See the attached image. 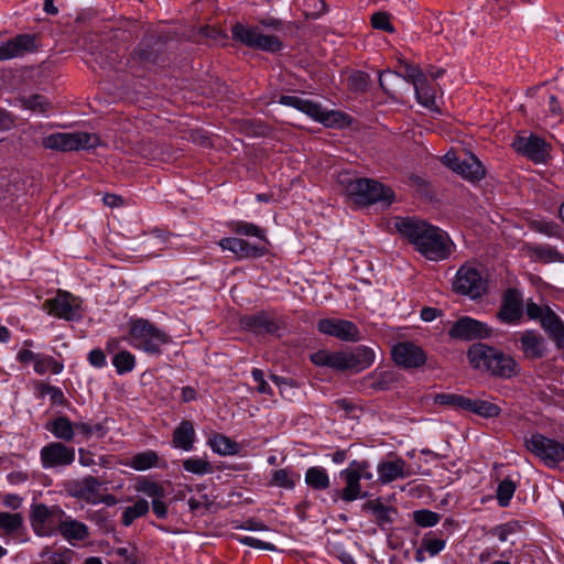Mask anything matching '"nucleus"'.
Wrapping results in <instances>:
<instances>
[{"label":"nucleus","instance_id":"obj_1","mask_svg":"<svg viewBox=\"0 0 564 564\" xmlns=\"http://www.w3.org/2000/svg\"><path fill=\"white\" fill-rule=\"evenodd\" d=\"M395 230L425 259L434 262L446 260L454 250L447 232L426 220L415 217H397Z\"/></svg>","mask_w":564,"mask_h":564},{"label":"nucleus","instance_id":"obj_2","mask_svg":"<svg viewBox=\"0 0 564 564\" xmlns=\"http://www.w3.org/2000/svg\"><path fill=\"white\" fill-rule=\"evenodd\" d=\"M172 41L171 32H145L126 58L127 73L138 78H144L150 72L165 67L171 61Z\"/></svg>","mask_w":564,"mask_h":564},{"label":"nucleus","instance_id":"obj_3","mask_svg":"<svg viewBox=\"0 0 564 564\" xmlns=\"http://www.w3.org/2000/svg\"><path fill=\"white\" fill-rule=\"evenodd\" d=\"M466 357L474 370L494 379L510 380L521 373V366L511 354L486 343L471 344Z\"/></svg>","mask_w":564,"mask_h":564},{"label":"nucleus","instance_id":"obj_4","mask_svg":"<svg viewBox=\"0 0 564 564\" xmlns=\"http://www.w3.org/2000/svg\"><path fill=\"white\" fill-rule=\"evenodd\" d=\"M338 182L352 202L360 206L377 203L390 206L395 198L394 192L389 186L376 180L357 177L349 172L340 173Z\"/></svg>","mask_w":564,"mask_h":564},{"label":"nucleus","instance_id":"obj_5","mask_svg":"<svg viewBox=\"0 0 564 564\" xmlns=\"http://www.w3.org/2000/svg\"><path fill=\"white\" fill-rule=\"evenodd\" d=\"M128 326L129 344L148 355H162V347L171 343L170 335L147 318L131 317Z\"/></svg>","mask_w":564,"mask_h":564},{"label":"nucleus","instance_id":"obj_6","mask_svg":"<svg viewBox=\"0 0 564 564\" xmlns=\"http://www.w3.org/2000/svg\"><path fill=\"white\" fill-rule=\"evenodd\" d=\"M278 102L282 106L292 107L314 121L330 129H343L351 124V117L340 110H327L319 102L303 99L297 96L281 95Z\"/></svg>","mask_w":564,"mask_h":564},{"label":"nucleus","instance_id":"obj_7","mask_svg":"<svg viewBox=\"0 0 564 564\" xmlns=\"http://www.w3.org/2000/svg\"><path fill=\"white\" fill-rule=\"evenodd\" d=\"M525 314L529 319L539 321L541 328L554 343L555 348L564 352L563 319L550 306H540L532 300L527 301Z\"/></svg>","mask_w":564,"mask_h":564},{"label":"nucleus","instance_id":"obj_8","mask_svg":"<svg viewBox=\"0 0 564 564\" xmlns=\"http://www.w3.org/2000/svg\"><path fill=\"white\" fill-rule=\"evenodd\" d=\"M231 37L240 44L268 53H278L283 50V43L276 35H265L257 26H248L237 22L231 28Z\"/></svg>","mask_w":564,"mask_h":564},{"label":"nucleus","instance_id":"obj_9","mask_svg":"<svg viewBox=\"0 0 564 564\" xmlns=\"http://www.w3.org/2000/svg\"><path fill=\"white\" fill-rule=\"evenodd\" d=\"M240 327L256 336L281 337L285 324L274 311L260 310L252 314H245L239 318Z\"/></svg>","mask_w":564,"mask_h":564},{"label":"nucleus","instance_id":"obj_10","mask_svg":"<svg viewBox=\"0 0 564 564\" xmlns=\"http://www.w3.org/2000/svg\"><path fill=\"white\" fill-rule=\"evenodd\" d=\"M452 290L456 294L468 296L470 300H477L487 293L488 284L477 268L464 263L455 274Z\"/></svg>","mask_w":564,"mask_h":564},{"label":"nucleus","instance_id":"obj_11","mask_svg":"<svg viewBox=\"0 0 564 564\" xmlns=\"http://www.w3.org/2000/svg\"><path fill=\"white\" fill-rule=\"evenodd\" d=\"M524 446L549 468H555L564 463V444L541 433L536 432L525 437Z\"/></svg>","mask_w":564,"mask_h":564},{"label":"nucleus","instance_id":"obj_12","mask_svg":"<svg viewBox=\"0 0 564 564\" xmlns=\"http://www.w3.org/2000/svg\"><path fill=\"white\" fill-rule=\"evenodd\" d=\"M65 511L57 505L46 506L33 503L30 510V524L37 536H52L57 534L59 521Z\"/></svg>","mask_w":564,"mask_h":564},{"label":"nucleus","instance_id":"obj_13","mask_svg":"<svg viewBox=\"0 0 564 564\" xmlns=\"http://www.w3.org/2000/svg\"><path fill=\"white\" fill-rule=\"evenodd\" d=\"M43 306L50 315L67 322H79L84 317L83 300L68 291L57 290L56 295L45 300Z\"/></svg>","mask_w":564,"mask_h":564},{"label":"nucleus","instance_id":"obj_14","mask_svg":"<svg viewBox=\"0 0 564 564\" xmlns=\"http://www.w3.org/2000/svg\"><path fill=\"white\" fill-rule=\"evenodd\" d=\"M98 142H99V138L95 133L56 132V133H52V134L43 138L42 144L45 149L68 152V151L95 149L97 147Z\"/></svg>","mask_w":564,"mask_h":564},{"label":"nucleus","instance_id":"obj_15","mask_svg":"<svg viewBox=\"0 0 564 564\" xmlns=\"http://www.w3.org/2000/svg\"><path fill=\"white\" fill-rule=\"evenodd\" d=\"M443 163L470 183H478L486 176L485 166L471 152L465 153L464 159H460L454 152H447L443 156Z\"/></svg>","mask_w":564,"mask_h":564},{"label":"nucleus","instance_id":"obj_16","mask_svg":"<svg viewBox=\"0 0 564 564\" xmlns=\"http://www.w3.org/2000/svg\"><path fill=\"white\" fill-rule=\"evenodd\" d=\"M447 334L451 339L473 341L490 338L492 328L487 323L470 316H460L451 325Z\"/></svg>","mask_w":564,"mask_h":564},{"label":"nucleus","instance_id":"obj_17","mask_svg":"<svg viewBox=\"0 0 564 564\" xmlns=\"http://www.w3.org/2000/svg\"><path fill=\"white\" fill-rule=\"evenodd\" d=\"M512 148L534 164H545L551 159V144L534 133L529 137L517 135L512 142Z\"/></svg>","mask_w":564,"mask_h":564},{"label":"nucleus","instance_id":"obj_18","mask_svg":"<svg viewBox=\"0 0 564 564\" xmlns=\"http://www.w3.org/2000/svg\"><path fill=\"white\" fill-rule=\"evenodd\" d=\"M264 242H251L239 237H225L218 241L223 251L231 252L237 260L259 259L269 253Z\"/></svg>","mask_w":564,"mask_h":564},{"label":"nucleus","instance_id":"obj_19","mask_svg":"<svg viewBox=\"0 0 564 564\" xmlns=\"http://www.w3.org/2000/svg\"><path fill=\"white\" fill-rule=\"evenodd\" d=\"M391 359L393 362L405 369H419L426 364L427 355L425 350L413 341H399L391 348Z\"/></svg>","mask_w":564,"mask_h":564},{"label":"nucleus","instance_id":"obj_20","mask_svg":"<svg viewBox=\"0 0 564 564\" xmlns=\"http://www.w3.org/2000/svg\"><path fill=\"white\" fill-rule=\"evenodd\" d=\"M534 116L538 121L547 126H555L562 122L564 115L557 97L549 91H540L532 99Z\"/></svg>","mask_w":564,"mask_h":564},{"label":"nucleus","instance_id":"obj_21","mask_svg":"<svg viewBox=\"0 0 564 564\" xmlns=\"http://www.w3.org/2000/svg\"><path fill=\"white\" fill-rule=\"evenodd\" d=\"M76 452L63 442H51L40 451V459L44 469L70 466L75 462Z\"/></svg>","mask_w":564,"mask_h":564},{"label":"nucleus","instance_id":"obj_22","mask_svg":"<svg viewBox=\"0 0 564 564\" xmlns=\"http://www.w3.org/2000/svg\"><path fill=\"white\" fill-rule=\"evenodd\" d=\"M317 330L321 334L338 338L344 341L360 340V330L358 326L348 319L341 318H321L317 322Z\"/></svg>","mask_w":564,"mask_h":564},{"label":"nucleus","instance_id":"obj_23","mask_svg":"<svg viewBox=\"0 0 564 564\" xmlns=\"http://www.w3.org/2000/svg\"><path fill=\"white\" fill-rule=\"evenodd\" d=\"M523 316V299L516 288H509L502 295V301L497 312V318L505 324H518Z\"/></svg>","mask_w":564,"mask_h":564},{"label":"nucleus","instance_id":"obj_24","mask_svg":"<svg viewBox=\"0 0 564 564\" xmlns=\"http://www.w3.org/2000/svg\"><path fill=\"white\" fill-rule=\"evenodd\" d=\"M339 477L345 482V487L343 489L336 488L330 491L333 502H337L338 500L351 502L359 497L367 496V492L361 495L360 476L355 471L350 463L347 468L339 471Z\"/></svg>","mask_w":564,"mask_h":564},{"label":"nucleus","instance_id":"obj_25","mask_svg":"<svg viewBox=\"0 0 564 564\" xmlns=\"http://www.w3.org/2000/svg\"><path fill=\"white\" fill-rule=\"evenodd\" d=\"M400 379L401 375L394 369H376L361 379L360 387L372 392L389 391L397 388Z\"/></svg>","mask_w":564,"mask_h":564},{"label":"nucleus","instance_id":"obj_26","mask_svg":"<svg viewBox=\"0 0 564 564\" xmlns=\"http://www.w3.org/2000/svg\"><path fill=\"white\" fill-rule=\"evenodd\" d=\"M520 350L525 359H542L546 352L545 339L535 329H525L519 337Z\"/></svg>","mask_w":564,"mask_h":564},{"label":"nucleus","instance_id":"obj_27","mask_svg":"<svg viewBox=\"0 0 564 564\" xmlns=\"http://www.w3.org/2000/svg\"><path fill=\"white\" fill-rule=\"evenodd\" d=\"M362 511L370 513L375 523L383 531L391 530L394 522L393 516L398 514L395 507L384 505L380 498L366 501L362 505Z\"/></svg>","mask_w":564,"mask_h":564},{"label":"nucleus","instance_id":"obj_28","mask_svg":"<svg viewBox=\"0 0 564 564\" xmlns=\"http://www.w3.org/2000/svg\"><path fill=\"white\" fill-rule=\"evenodd\" d=\"M35 35L33 34H19L13 39L0 44V61L10 59L13 57L22 56L26 52H32L36 48Z\"/></svg>","mask_w":564,"mask_h":564},{"label":"nucleus","instance_id":"obj_29","mask_svg":"<svg viewBox=\"0 0 564 564\" xmlns=\"http://www.w3.org/2000/svg\"><path fill=\"white\" fill-rule=\"evenodd\" d=\"M310 360L317 367H327L336 371H347L349 362L347 351H328L325 349L317 350L310 356Z\"/></svg>","mask_w":564,"mask_h":564},{"label":"nucleus","instance_id":"obj_30","mask_svg":"<svg viewBox=\"0 0 564 564\" xmlns=\"http://www.w3.org/2000/svg\"><path fill=\"white\" fill-rule=\"evenodd\" d=\"M57 534H61L67 542L75 545L76 542H83L89 536V529L84 523L70 516H64L59 521Z\"/></svg>","mask_w":564,"mask_h":564},{"label":"nucleus","instance_id":"obj_31","mask_svg":"<svg viewBox=\"0 0 564 564\" xmlns=\"http://www.w3.org/2000/svg\"><path fill=\"white\" fill-rule=\"evenodd\" d=\"M399 64L400 70L391 72L390 69H387L379 72V86L382 89V91L386 93L387 95H390V91L387 88L386 83L383 80V76L387 74L402 77L412 85H422L421 78H423L424 74L417 65L410 64L405 61H399Z\"/></svg>","mask_w":564,"mask_h":564},{"label":"nucleus","instance_id":"obj_32","mask_svg":"<svg viewBox=\"0 0 564 564\" xmlns=\"http://www.w3.org/2000/svg\"><path fill=\"white\" fill-rule=\"evenodd\" d=\"M522 250L533 262L552 263L564 262V256L555 247L527 242Z\"/></svg>","mask_w":564,"mask_h":564},{"label":"nucleus","instance_id":"obj_33","mask_svg":"<svg viewBox=\"0 0 564 564\" xmlns=\"http://www.w3.org/2000/svg\"><path fill=\"white\" fill-rule=\"evenodd\" d=\"M45 430L63 443H70L75 438L74 422L66 415H57L53 420L47 421Z\"/></svg>","mask_w":564,"mask_h":564},{"label":"nucleus","instance_id":"obj_34","mask_svg":"<svg viewBox=\"0 0 564 564\" xmlns=\"http://www.w3.org/2000/svg\"><path fill=\"white\" fill-rule=\"evenodd\" d=\"M196 440V432L194 425L188 420H183L175 427L172 435V446L185 452H189L194 448Z\"/></svg>","mask_w":564,"mask_h":564},{"label":"nucleus","instance_id":"obj_35","mask_svg":"<svg viewBox=\"0 0 564 564\" xmlns=\"http://www.w3.org/2000/svg\"><path fill=\"white\" fill-rule=\"evenodd\" d=\"M375 351L372 348L359 345L347 351V359L349 362V369L352 372H360L365 369H368L375 362Z\"/></svg>","mask_w":564,"mask_h":564},{"label":"nucleus","instance_id":"obj_36","mask_svg":"<svg viewBox=\"0 0 564 564\" xmlns=\"http://www.w3.org/2000/svg\"><path fill=\"white\" fill-rule=\"evenodd\" d=\"M226 227L229 229L230 232L235 234L239 238L254 237L260 242L270 243L267 238L265 229L259 227L253 223H248L245 220H230L226 224Z\"/></svg>","mask_w":564,"mask_h":564},{"label":"nucleus","instance_id":"obj_37","mask_svg":"<svg viewBox=\"0 0 564 564\" xmlns=\"http://www.w3.org/2000/svg\"><path fill=\"white\" fill-rule=\"evenodd\" d=\"M94 61L102 69L127 72L124 62L117 51L105 48L104 51L93 52Z\"/></svg>","mask_w":564,"mask_h":564},{"label":"nucleus","instance_id":"obj_38","mask_svg":"<svg viewBox=\"0 0 564 564\" xmlns=\"http://www.w3.org/2000/svg\"><path fill=\"white\" fill-rule=\"evenodd\" d=\"M306 486L313 491H325L330 487V478L326 468L322 466L308 467L304 475Z\"/></svg>","mask_w":564,"mask_h":564},{"label":"nucleus","instance_id":"obj_39","mask_svg":"<svg viewBox=\"0 0 564 564\" xmlns=\"http://www.w3.org/2000/svg\"><path fill=\"white\" fill-rule=\"evenodd\" d=\"M465 411L481 416L484 419H495L501 414L502 410L496 403L481 399L468 398Z\"/></svg>","mask_w":564,"mask_h":564},{"label":"nucleus","instance_id":"obj_40","mask_svg":"<svg viewBox=\"0 0 564 564\" xmlns=\"http://www.w3.org/2000/svg\"><path fill=\"white\" fill-rule=\"evenodd\" d=\"M404 466L405 462L402 458L381 462L378 465L379 480L382 484H389L398 478H404Z\"/></svg>","mask_w":564,"mask_h":564},{"label":"nucleus","instance_id":"obj_41","mask_svg":"<svg viewBox=\"0 0 564 564\" xmlns=\"http://www.w3.org/2000/svg\"><path fill=\"white\" fill-rule=\"evenodd\" d=\"M300 474L292 468H281L271 471V478L268 482L270 487H279L286 490H293L296 481L300 480Z\"/></svg>","mask_w":564,"mask_h":564},{"label":"nucleus","instance_id":"obj_42","mask_svg":"<svg viewBox=\"0 0 564 564\" xmlns=\"http://www.w3.org/2000/svg\"><path fill=\"white\" fill-rule=\"evenodd\" d=\"M208 445L213 452L221 456L237 455L240 451V445L224 434L216 433L209 437Z\"/></svg>","mask_w":564,"mask_h":564},{"label":"nucleus","instance_id":"obj_43","mask_svg":"<svg viewBox=\"0 0 564 564\" xmlns=\"http://www.w3.org/2000/svg\"><path fill=\"white\" fill-rule=\"evenodd\" d=\"M529 228L550 238L563 239L564 228L553 220L533 219L529 221Z\"/></svg>","mask_w":564,"mask_h":564},{"label":"nucleus","instance_id":"obj_44","mask_svg":"<svg viewBox=\"0 0 564 564\" xmlns=\"http://www.w3.org/2000/svg\"><path fill=\"white\" fill-rule=\"evenodd\" d=\"M371 84V77L367 72L355 69L350 73L347 85L354 94H365Z\"/></svg>","mask_w":564,"mask_h":564},{"label":"nucleus","instance_id":"obj_45","mask_svg":"<svg viewBox=\"0 0 564 564\" xmlns=\"http://www.w3.org/2000/svg\"><path fill=\"white\" fill-rule=\"evenodd\" d=\"M149 512V502L140 498L134 505L129 506L124 509L121 517V523L124 527H129L138 518L145 516Z\"/></svg>","mask_w":564,"mask_h":564},{"label":"nucleus","instance_id":"obj_46","mask_svg":"<svg viewBox=\"0 0 564 564\" xmlns=\"http://www.w3.org/2000/svg\"><path fill=\"white\" fill-rule=\"evenodd\" d=\"M64 365L59 361H57L52 356L39 354V358H36L34 362V371L43 376L46 372H51L53 375H58L63 371Z\"/></svg>","mask_w":564,"mask_h":564},{"label":"nucleus","instance_id":"obj_47","mask_svg":"<svg viewBox=\"0 0 564 564\" xmlns=\"http://www.w3.org/2000/svg\"><path fill=\"white\" fill-rule=\"evenodd\" d=\"M159 465V455L152 449H148L132 456L130 466L139 471L150 469Z\"/></svg>","mask_w":564,"mask_h":564},{"label":"nucleus","instance_id":"obj_48","mask_svg":"<svg viewBox=\"0 0 564 564\" xmlns=\"http://www.w3.org/2000/svg\"><path fill=\"white\" fill-rule=\"evenodd\" d=\"M517 490V484L511 478L506 477L502 479L496 490V498L498 506L506 508L510 505V501Z\"/></svg>","mask_w":564,"mask_h":564},{"label":"nucleus","instance_id":"obj_49","mask_svg":"<svg viewBox=\"0 0 564 564\" xmlns=\"http://www.w3.org/2000/svg\"><path fill=\"white\" fill-rule=\"evenodd\" d=\"M112 365L118 375L131 372L135 367V357L128 350H120L112 358Z\"/></svg>","mask_w":564,"mask_h":564},{"label":"nucleus","instance_id":"obj_50","mask_svg":"<svg viewBox=\"0 0 564 564\" xmlns=\"http://www.w3.org/2000/svg\"><path fill=\"white\" fill-rule=\"evenodd\" d=\"M467 400H468V398L465 395H462V394L443 393V392L435 394V397L433 398V401L435 404L445 405V406L453 408L455 410H463V411H465V409H466Z\"/></svg>","mask_w":564,"mask_h":564},{"label":"nucleus","instance_id":"obj_51","mask_svg":"<svg viewBox=\"0 0 564 564\" xmlns=\"http://www.w3.org/2000/svg\"><path fill=\"white\" fill-rule=\"evenodd\" d=\"M183 468L185 471L197 476L212 474L214 471L212 464L208 460L200 457H189L184 459Z\"/></svg>","mask_w":564,"mask_h":564},{"label":"nucleus","instance_id":"obj_52","mask_svg":"<svg viewBox=\"0 0 564 564\" xmlns=\"http://www.w3.org/2000/svg\"><path fill=\"white\" fill-rule=\"evenodd\" d=\"M135 489L139 492L147 495L148 497L154 499L165 498V489L162 484L149 480L147 478L139 479Z\"/></svg>","mask_w":564,"mask_h":564},{"label":"nucleus","instance_id":"obj_53","mask_svg":"<svg viewBox=\"0 0 564 564\" xmlns=\"http://www.w3.org/2000/svg\"><path fill=\"white\" fill-rule=\"evenodd\" d=\"M421 544L426 550L430 556L438 555L446 546V540L435 535V532L430 531L422 538Z\"/></svg>","mask_w":564,"mask_h":564},{"label":"nucleus","instance_id":"obj_54","mask_svg":"<svg viewBox=\"0 0 564 564\" xmlns=\"http://www.w3.org/2000/svg\"><path fill=\"white\" fill-rule=\"evenodd\" d=\"M412 519L421 528H432L440 522L441 514L430 509H420L413 511Z\"/></svg>","mask_w":564,"mask_h":564},{"label":"nucleus","instance_id":"obj_55","mask_svg":"<svg viewBox=\"0 0 564 564\" xmlns=\"http://www.w3.org/2000/svg\"><path fill=\"white\" fill-rule=\"evenodd\" d=\"M22 105L25 109L40 113L46 112L52 107L51 101L41 94L24 97L22 99Z\"/></svg>","mask_w":564,"mask_h":564},{"label":"nucleus","instance_id":"obj_56","mask_svg":"<svg viewBox=\"0 0 564 564\" xmlns=\"http://www.w3.org/2000/svg\"><path fill=\"white\" fill-rule=\"evenodd\" d=\"M23 525L21 513L0 512V529L7 534H12Z\"/></svg>","mask_w":564,"mask_h":564},{"label":"nucleus","instance_id":"obj_57","mask_svg":"<svg viewBox=\"0 0 564 564\" xmlns=\"http://www.w3.org/2000/svg\"><path fill=\"white\" fill-rule=\"evenodd\" d=\"M297 4L304 8V14L313 19L319 18L326 12L327 4L324 0H297Z\"/></svg>","mask_w":564,"mask_h":564},{"label":"nucleus","instance_id":"obj_58","mask_svg":"<svg viewBox=\"0 0 564 564\" xmlns=\"http://www.w3.org/2000/svg\"><path fill=\"white\" fill-rule=\"evenodd\" d=\"M101 486V481L91 475L86 476L79 484V489L76 492V496L79 498H84L86 501H89V498L86 495H95L99 490Z\"/></svg>","mask_w":564,"mask_h":564},{"label":"nucleus","instance_id":"obj_59","mask_svg":"<svg viewBox=\"0 0 564 564\" xmlns=\"http://www.w3.org/2000/svg\"><path fill=\"white\" fill-rule=\"evenodd\" d=\"M421 79L422 85H413L416 99L420 104L429 106L434 102V94L426 76L424 75Z\"/></svg>","mask_w":564,"mask_h":564},{"label":"nucleus","instance_id":"obj_60","mask_svg":"<svg viewBox=\"0 0 564 564\" xmlns=\"http://www.w3.org/2000/svg\"><path fill=\"white\" fill-rule=\"evenodd\" d=\"M521 529L522 525L518 520H511L494 528L492 533L499 539V541L505 542L510 534L517 533L521 531Z\"/></svg>","mask_w":564,"mask_h":564},{"label":"nucleus","instance_id":"obj_61","mask_svg":"<svg viewBox=\"0 0 564 564\" xmlns=\"http://www.w3.org/2000/svg\"><path fill=\"white\" fill-rule=\"evenodd\" d=\"M371 26L376 30L393 33L394 28L390 22V14L388 12L378 11L371 15Z\"/></svg>","mask_w":564,"mask_h":564},{"label":"nucleus","instance_id":"obj_62","mask_svg":"<svg viewBox=\"0 0 564 564\" xmlns=\"http://www.w3.org/2000/svg\"><path fill=\"white\" fill-rule=\"evenodd\" d=\"M239 541L243 545H247V546H250L253 549L265 550V551H275L276 550L274 544H272L270 542L261 541L253 536H242L239 539Z\"/></svg>","mask_w":564,"mask_h":564},{"label":"nucleus","instance_id":"obj_63","mask_svg":"<svg viewBox=\"0 0 564 564\" xmlns=\"http://www.w3.org/2000/svg\"><path fill=\"white\" fill-rule=\"evenodd\" d=\"M351 467L357 471L361 479L371 480L373 474L370 471V463L366 459L357 460L354 459L350 462Z\"/></svg>","mask_w":564,"mask_h":564},{"label":"nucleus","instance_id":"obj_64","mask_svg":"<svg viewBox=\"0 0 564 564\" xmlns=\"http://www.w3.org/2000/svg\"><path fill=\"white\" fill-rule=\"evenodd\" d=\"M87 360L95 368H104L107 365L106 354L100 348H95L89 351Z\"/></svg>","mask_w":564,"mask_h":564}]
</instances>
